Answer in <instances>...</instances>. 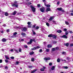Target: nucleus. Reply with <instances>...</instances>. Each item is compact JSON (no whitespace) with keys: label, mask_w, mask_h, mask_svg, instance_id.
<instances>
[{"label":"nucleus","mask_w":73,"mask_h":73,"mask_svg":"<svg viewBox=\"0 0 73 73\" xmlns=\"http://www.w3.org/2000/svg\"><path fill=\"white\" fill-rule=\"evenodd\" d=\"M62 9V7L58 8H57V10H58V11H61Z\"/></svg>","instance_id":"13"},{"label":"nucleus","mask_w":73,"mask_h":73,"mask_svg":"<svg viewBox=\"0 0 73 73\" xmlns=\"http://www.w3.org/2000/svg\"><path fill=\"white\" fill-rule=\"evenodd\" d=\"M46 25H47V26H48V27H49L50 25H49V23H46Z\"/></svg>","instance_id":"33"},{"label":"nucleus","mask_w":73,"mask_h":73,"mask_svg":"<svg viewBox=\"0 0 73 73\" xmlns=\"http://www.w3.org/2000/svg\"><path fill=\"white\" fill-rule=\"evenodd\" d=\"M37 70L36 69H35L34 70H33V71H31V73H35V72H36V71H37Z\"/></svg>","instance_id":"14"},{"label":"nucleus","mask_w":73,"mask_h":73,"mask_svg":"<svg viewBox=\"0 0 73 73\" xmlns=\"http://www.w3.org/2000/svg\"><path fill=\"white\" fill-rule=\"evenodd\" d=\"M5 57L6 59L7 60H9V57L7 56H5Z\"/></svg>","instance_id":"38"},{"label":"nucleus","mask_w":73,"mask_h":73,"mask_svg":"<svg viewBox=\"0 0 73 73\" xmlns=\"http://www.w3.org/2000/svg\"><path fill=\"white\" fill-rule=\"evenodd\" d=\"M2 42H5L7 41V39L5 38H3L2 39Z\"/></svg>","instance_id":"10"},{"label":"nucleus","mask_w":73,"mask_h":73,"mask_svg":"<svg viewBox=\"0 0 73 73\" xmlns=\"http://www.w3.org/2000/svg\"><path fill=\"white\" fill-rule=\"evenodd\" d=\"M63 69H67L68 68V67L67 66H64L63 67Z\"/></svg>","instance_id":"22"},{"label":"nucleus","mask_w":73,"mask_h":73,"mask_svg":"<svg viewBox=\"0 0 73 73\" xmlns=\"http://www.w3.org/2000/svg\"><path fill=\"white\" fill-rule=\"evenodd\" d=\"M28 4L29 5H31V4H32V3L31 2H29Z\"/></svg>","instance_id":"63"},{"label":"nucleus","mask_w":73,"mask_h":73,"mask_svg":"<svg viewBox=\"0 0 73 73\" xmlns=\"http://www.w3.org/2000/svg\"><path fill=\"white\" fill-rule=\"evenodd\" d=\"M48 37H50V38L52 37L53 35L52 34L49 35L48 36Z\"/></svg>","instance_id":"17"},{"label":"nucleus","mask_w":73,"mask_h":73,"mask_svg":"<svg viewBox=\"0 0 73 73\" xmlns=\"http://www.w3.org/2000/svg\"><path fill=\"white\" fill-rule=\"evenodd\" d=\"M8 13L7 12H5V16H8Z\"/></svg>","instance_id":"19"},{"label":"nucleus","mask_w":73,"mask_h":73,"mask_svg":"<svg viewBox=\"0 0 73 73\" xmlns=\"http://www.w3.org/2000/svg\"><path fill=\"white\" fill-rule=\"evenodd\" d=\"M5 61L6 62V63H8V61L7 60H5Z\"/></svg>","instance_id":"58"},{"label":"nucleus","mask_w":73,"mask_h":73,"mask_svg":"<svg viewBox=\"0 0 73 73\" xmlns=\"http://www.w3.org/2000/svg\"><path fill=\"white\" fill-rule=\"evenodd\" d=\"M6 32L7 33H8L9 32V29H7L6 31Z\"/></svg>","instance_id":"52"},{"label":"nucleus","mask_w":73,"mask_h":73,"mask_svg":"<svg viewBox=\"0 0 73 73\" xmlns=\"http://www.w3.org/2000/svg\"><path fill=\"white\" fill-rule=\"evenodd\" d=\"M51 50L52 51H55V50H56V48H53L51 49Z\"/></svg>","instance_id":"25"},{"label":"nucleus","mask_w":73,"mask_h":73,"mask_svg":"<svg viewBox=\"0 0 73 73\" xmlns=\"http://www.w3.org/2000/svg\"><path fill=\"white\" fill-rule=\"evenodd\" d=\"M30 7L33 12H35V11H36V8L35 7H34L33 5H31Z\"/></svg>","instance_id":"2"},{"label":"nucleus","mask_w":73,"mask_h":73,"mask_svg":"<svg viewBox=\"0 0 73 73\" xmlns=\"http://www.w3.org/2000/svg\"><path fill=\"white\" fill-rule=\"evenodd\" d=\"M65 23L66 25H69V23L66 21H65Z\"/></svg>","instance_id":"27"},{"label":"nucleus","mask_w":73,"mask_h":73,"mask_svg":"<svg viewBox=\"0 0 73 73\" xmlns=\"http://www.w3.org/2000/svg\"><path fill=\"white\" fill-rule=\"evenodd\" d=\"M39 52H42V49H40L39 51Z\"/></svg>","instance_id":"60"},{"label":"nucleus","mask_w":73,"mask_h":73,"mask_svg":"<svg viewBox=\"0 0 73 73\" xmlns=\"http://www.w3.org/2000/svg\"><path fill=\"white\" fill-rule=\"evenodd\" d=\"M57 61L58 62H60V58H58L57 60Z\"/></svg>","instance_id":"26"},{"label":"nucleus","mask_w":73,"mask_h":73,"mask_svg":"<svg viewBox=\"0 0 73 73\" xmlns=\"http://www.w3.org/2000/svg\"><path fill=\"white\" fill-rule=\"evenodd\" d=\"M52 38H55V39H56V38H57V36L54 35H53Z\"/></svg>","instance_id":"20"},{"label":"nucleus","mask_w":73,"mask_h":73,"mask_svg":"<svg viewBox=\"0 0 73 73\" xmlns=\"http://www.w3.org/2000/svg\"><path fill=\"white\" fill-rule=\"evenodd\" d=\"M17 34V33L16 32H15L13 34V35H16Z\"/></svg>","instance_id":"49"},{"label":"nucleus","mask_w":73,"mask_h":73,"mask_svg":"<svg viewBox=\"0 0 73 73\" xmlns=\"http://www.w3.org/2000/svg\"><path fill=\"white\" fill-rule=\"evenodd\" d=\"M16 14V11H15L13 13V15H15Z\"/></svg>","instance_id":"24"},{"label":"nucleus","mask_w":73,"mask_h":73,"mask_svg":"<svg viewBox=\"0 0 73 73\" xmlns=\"http://www.w3.org/2000/svg\"><path fill=\"white\" fill-rule=\"evenodd\" d=\"M17 2L15 1L14 3L12 4V6L14 7H16V8H17L18 7V5H17Z\"/></svg>","instance_id":"1"},{"label":"nucleus","mask_w":73,"mask_h":73,"mask_svg":"<svg viewBox=\"0 0 73 73\" xmlns=\"http://www.w3.org/2000/svg\"><path fill=\"white\" fill-rule=\"evenodd\" d=\"M39 48H40V46H38L36 47H34V48H31V50H36L37 49H38Z\"/></svg>","instance_id":"3"},{"label":"nucleus","mask_w":73,"mask_h":73,"mask_svg":"<svg viewBox=\"0 0 73 73\" xmlns=\"http://www.w3.org/2000/svg\"><path fill=\"white\" fill-rule=\"evenodd\" d=\"M56 50H58V49H59V47H56Z\"/></svg>","instance_id":"50"},{"label":"nucleus","mask_w":73,"mask_h":73,"mask_svg":"<svg viewBox=\"0 0 73 73\" xmlns=\"http://www.w3.org/2000/svg\"><path fill=\"white\" fill-rule=\"evenodd\" d=\"M52 22L54 24H56V22L55 21L53 20L52 21Z\"/></svg>","instance_id":"48"},{"label":"nucleus","mask_w":73,"mask_h":73,"mask_svg":"<svg viewBox=\"0 0 73 73\" xmlns=\"http://www.w3.org/2000/svg\"><path fill=\"white\" fill-rule=\"evenodd\" d=\"M35 27H36V25H35L33 26L32 28V29H34V28H35Z\"/></svg>","instance_id":"31"},{"label":"nucleus","mask_w":73,"mask_h":73,"mask_svg":"<svg viewBox=\"0 0 73 73\" xmlns=\"http://www.w3.org/2000/svg\"><path fill=\"white\" fill-rule=\"evenodd\" d=\"M37 7H40V4H38Z\"/></svg>","instance_id":"57"},{"label":"nucleus","mask_w":73,"mask_h":73,"mask_svg":"<svg viewBox=\"0 0 73 73\" xmlns=\"http://www.w3.org/2000/svg\"><path fill=\"white\" fill-rule=\"evenodd\" d=\"M67 31V29H64L63 31H64V32H66Z\"/></svg>","instance_id":"53"},{"label":"nucleus","mask_w":73,"mask_h":73,"mask_svg":"<svg viewBox=\"0 0 73 73\" xmlns=\"http://www.w3.org/2000/svg\"><path fill=\"white\" fill-rule=\"evenodd\" d=\"M64 45L65 46H69V43H65L64 44Z\"/></svg>","instance_id":"12"},{"label":"nucleus","mask_w":73,"mask_h":73,"mask_svg":"<svg viewBox=\"0 0 73 73\" xmlns=\"http://www.w3.org/2000/svg\"><path fill=\"white\" fill-rule=\"evenodd\" d=\"M57 32L58 33H61L62 32V31L61 30H58L57 31Z\"/></svg>","instance_id":"23"},{"label":"nucleus","mask_w":73,"mask_h":73,"mask_svg":"<svg viewBox=\"0 0 73 73\" xmlns=\"http://www.w3.org/2000/svg\"><path fill=\"white\" fill-rule=\"evenodd\" d=\"M31 23L29 22H28L27 23V24H28V25H28V28H31V27H32V24H31Z\"/></svg>","instance_id":"6"},{"label":"nucleus","mask_w":73,"mask_h":73,"mask_svg":"<svg viewBox=\"0 0 73 73\" xmlns=\"http://www.w3.org/2000/svg\"><path fill=\"white\" fill-rule=\"evenodd\" d=\"M46 51L47 52H49V49H46Z\"/></svg>","instance_id":"35"},{"label":"nucleus","mask_w":73,"mask_h":73,"mask_svg":"<svg viewBox=\"0 0 73 73\" xmlns=\"http://www.w3.org/2000/svg\"><path fill=\"white\" fill-rule=\"evenodd\" d=\"M18 50H15V51L17 53H19V51H18Z\"/></svg>","instance_id":"55"},{"label":"nucleus","mask_w":73,"mask_h":73,"mask_svg":"<svg viewBox=\"0 0 73 73\" xmlns=\"http://www.w3.org/2000/svg\"><path fill=\"white\" fill-rule=\"evenodd\" d=\"M33 41L34 42H36V40H35V39H33Z\"/></svg>","instance_id":"54"},{"label":"nucleus","mask_w":73,"mask_h":73,"mask_svg":"<svg viewBox=\"0 0 73 73\" xmlns=\"http://www.w3.org/2000/svg\"><path fill=\"white\" fill-rule=\"evenodd\" d=\"M21 35H22V36H25V33H21Z\"/></svg>","instance_id":"29"},{"label":"nucleus","mask_w":73,"mask_h":73,"mask_svg":"<svg viewBox=\"0 0 73 73\" xmlns=\"http://www.w3.org/2000/svg\"><path fill=\"white\" fill-rule=\"evenodd\" d=\"M53 17H50V19H49V21H52V20H53Z\"/></svg>","instance_id":"18"},{"label":"nucleus","mask_w":73,"mask_h":73,"mask_svg":"<svg viewBox=\"0 0 73 73\" xmlns=\"http://www.w3.org/2000/svg\"><path fill=\"white\" fill-rule=\"evenodd\" d=\"M11 59H12V60H13L15 58L13 56H11L10 57Z\"/></svg>","instance_id":"45"},{"label":"nucleus","mask_w":73,"mask_h":73,"mask_svg":"<svg viewBox=\"0 0 73 73\" xmlns=\"http://www.w3.org/2000/svg\"><path fill=\"white\" fill-rule=\"evenodd\" d=\"M2 62H3V60H0V63H2Z\"/></svg>","instance_id":"59"},{"label":"nucleus","mask_w":73,"mask_h":73,"mask_svg":"<svg viewBox=\"0 0 73 73\" xmlns=\"http://www.w3.org/2000/svg\"><path fill=\"white\" fill-rule=\"evenodd\" d=\"M49 65L50 66H51V65H52V63H51V62H50V63H49Z\"/></svg>","instance_id":"46"},{"label":"nucleus","mask_w":73,"mask_h":73,"mask_svg":"<svg viewBox=\"0 0 73 73\" xmlns=\"http://www.w3.org/2000/svg\"><path fill=\"white\" fill-rule=\"evenodd\" d=\"M24 47L25 48H28V46H27V45H25Z\"/></svg>","instance_id":"42"},{"label":"nucleus","mask_w":73,"mask_h":73,"mask_svg":"<svg viewBox=\"0 0 73 73\" xmlns=\"http://www.w3.org/2000/svg\"><path fill=\"white\" fill-rule=\"evenodd\" d=\"M41 71H42V72H44V69L43 68H42L40 69Z\"/></svg>","instance_id":"39"},{"label":"nucleus","mask_w":73,"mask_h":73,"mask_svg":"<svg viewBox=\"0 0 73 73\" xmlns=\"http://www.w3.org/2000/svg\"><path fill=\"white\" fill-rule=\"evenodd\" d=\"M22 31L23 32H26L27 30V28L25 27H24L22 29Z\"/></svg>","instance_id":"4"},{"label":"nucleus","mask_w":73,"mask_h":73,"mask_svg":"<svg viewBox=\"0 0 73 73\" xmlns=\"http://www.w3.org/2000/svg\"><path fill=\"white\" fill-rule=\"evenodd\" d=\"M35 29H39V27L38 26H36Z\"/></svg>","instance_id":"37"},{"label":"nucleus","mask_w":73,"mask_h":73,"mask_svg":"<svg viewBox=\"0 0 73 73\" xmlns=\"http://www.w3.org/2000/svg\"><path fill=\"white\" fill-rule=\"evenodd\" d=\"M51 11V9L50 8H47L46 9V12H49V11Z\"/></svg>","instance_id":"9"},{"label":"nucleus","mask_w":73,"mask_h":73,"mask_svg":"<svg viewBox=\"0 0 73 73\" xmlns=\"http://www.w3.org/2000/svg\"><path fill=\"white\" fill-rule=\"evenodd\" d=\"M44 60H46V61H48V60H50V58L49 57L48 58H44Z\"/></svg>","instance_id":"8"},{"label":"nucleus","mask_w":73,"mask_h":73,"mask_svg":"<svg viewBox=\"0 0 73 73\" xmlns=\"http://www.w3.org/2000/svg\"><path fill=\"white\" fill-rule=\"evenodd\" d=\"M37 70L36 69H35L34 70H33V71H31V73H35V72H36V71H37Z\"/></svg>","instance_id":"15"},{"label":"nucleus","mask_w":73,"mask_h":73,"mask_svg":"<svg viewBox=\"0 0 73 73\" xmlns=\"http://www.w3.org/2000/svg\"><path fill=\"white\" fill-rule=\"evenodd\" d=\"M34 53H35V52H34L33 51H32V52H30L29 53V54L30 55H32L33 54H34Z\"/></svg>","instance_id":"16"},{"label":"nucleus","mask_w":73,"mask_h":73,"mask_svg":"<svg viewBox=\"0 0 73 73\" xmlns=\"http://www.w3.org/2000/svg\"><path fill=\"white\" fill-rule=\"evenodd\" d=\"M70 46H73V44H70Z\"/></svg>","instance_id":"62"},{"label":"nucleus","mask_w":73,"mask_h":73,"mask_svg":"<svg viewBox=\"0 0 73 73\" xmlns=\"http://www.w3.org/2000/svg\"><path fill=\"white\" fill-rule=\"evenodd\" d=\"M55 69V66H53L52 67V68H51V69L52 70H53Z\"/></svg>","instance_id":"21"},{"label":"nucleus","mask_w":73,"mask_h":73,"mask_svg":"<svg viewBox=\"0 0 73 73\" xmlns=\"http://www.w3.org/2000/svg\"><path fill=\"white\" fill-rule=\"evenodd\" d=\"M31 61L32 62H33L35 61V58H31Z\"/></svg>","instance_id":"32"},{"label":"nucleus","mask_w":73,"mask_h":73,"mask_svg":"<svg viewBox=\"0 0 73 73\" xmlns=\"http://www.w3.org/2000/svg\"><path fill=\"white\" fill-rule=\"evenodd\" d=\"M52 45L50 44H48L47 46V48H52Z\"/></svg>","instance_id":"11"},{"label":"nucleus","mask_w":73,"mask_h":73,"mask_svg":"<svg viewBox=\"0 0 73 73\" xmlns=\"http://www.w3.org/2000/svg\"><path fill=\"white\" fill-rule=\"evenodd\" d=\"M30 42L31 43H32V42H33V39H31L30 40Z\"/></svg>","instance_id":"43"},{"label":"nucleus","mask_w":73,"mask_h":73,"mask_svg":"<svg viewBox=\"0 0 73 73\" xmlns=\"http://www.w3.org/2000/svg\"><path fill=\"white\" fill-rule=\"evenodd\" d=\"M33 66H28V68H32Z\"/></svg>","instance_id":"40"},{"label":"nucleus","mask_w":73,"mask_h":73,"mask_svg":"<svg viewBox=\"0 0 73 73\" xmlns=\"http://www.w3.org/2000/svg\"><path fill=\"white\" fill-rule=\"evenodd\" d=\"M32 32H33V35H36V33H35V31H33V30H32Z\"/></svg>","instance_id":"36"},{"label":"nucleus","mask_w":73,"mask_h":73,"mask_svg":"<svg viewBox=\"0 0 73 73\" xmlns=\"http://www.w3.org/2000/svg\"><path fill=\"white\" fill-rule=\"evenodd\" d=\"M71 16H73V13H70Z\"/></svg>","instance_id":"64"},{"label":"nucleus","mask_w":73,"mask_h":73,"mask_svg":"<svg viewBox=\"0 0 73 73\" xmlns=\"http://www.w3.org/2000/svg\"><path fill=\"white\" fill-rule=\"evenodd\" d=\"M32 44L30 42H28L27 43V44L28 45H29L30 44Z\"/></svg>","instance_id":"47"},{"label":"nucleus","mask_w":73,"mask_h":73,"mask_svg":"<svg viewBox=\"0 0 73 73\" xmlns=\"http://www.w3.org/2000/svg\"><path fill=\"white\" fill-rule=\"evenodd\" d=\"M46 7L47 8H50V5H47Z\"/></svg>","instance_id":"28"},{"label":"nucleus","mask_w":73,"mask_h":73,"mask_svg":"<svg viewBox=\"0 0 73 73\" xmlns=\"http://www.w3.org/2000/svg\"><path fill=\"white\" fill-rule=\"evenodd\" d=\"M69 32H70V33H71V34L73 33V32L72 31H69Z\"/></svg>","instance_id":"51"},{"label":"nucleus","mask_w":73,"mask_h":73,"mask_svg":"<svg viewBox=\"0 0 73 73\" xmlns=\"http://www.w3.org/2000/svg\"><path fill=\"white\" fill-rule=\"evenodd\" d=\"M62 38H68V36H67L66 35H64L61 36Z\"/></svg>","instance_id":"7"},{"label":"nucleus","mask_w":73,"mask_h":73,"mask_svg":"<svg viewBox=\"0 0 73 73\" xmlns=\"http://www.w3.org/2000/svg\"><path fill=\"white\" fill-rule=\"evenodd\" d=\"M52 43L53 44H56V43H57V41H52Z\"/></svg>","instance_id":"30"},{"label":"nucleus","mask_w":73,"mask_h":73,"mask_svg":"<svg viewBox=\"0 0 73 73\" xmlns=\"http://www.w3.org/2000/svg\"><path fill=\"white\" fill-rule=\"evenodd\" d=\"M44 9L45 8L44 7L40 9V11L41 12H42V13H43L45 12Z\"/></svg>","instance_id":"5"},{"label":"nucleus","mask_w":73,"mask_h":73,"mask_svg":"<svg viewBox=\"0 0 73 73\" xmlns=\"http://www.w3.org/2000/svg\"><path fill=\"white\" fill-rule=\"evenodd\" d=\"M69 33V32L68 31H66L65 34L66 35H68Z\"/></svg>","instance_id":"34"},{"label":"nucleus","mask_w":73,"mask_h":73,"mask_svg":"<svg viewBox=\"0 0 73 73\" xmlns=\"http://www.w3.org/2000/svg\"><path fill=\"white\" fill-rule=\"evenodd\" d=\"M5 69H6V70H8V66H5Z\"/></svg>","instance_id":"41"},{"label":"nucleus","mask_w":73,"mask_h":73,"mask_svg":"<svg viewBox=\"0 0 73 73\" xmlns=\"http://www.w3.org/2000/svg\"><path fill=\"white\" fill-rule=\"evenodd\" d=\"M61 11H62V12L63 13L65 12V10H64V9H62Z\"/></svg>","instance_id":"44"},{"label":"nucleus","mask_w":73,"mask_h":73,"mask_svg":"<svg viewBox=\"0 0 73 73\" xmlns=\"http://www.w3.org/2000/svg\"><path fill=\"white\" fill-rule=\"evenodd\" d=\"M21 49L19 48V52H21Z\"/></svg>","instance_id":"61"},{"label":"nucleus","mask_w":73,"mask_h":73,"mask_svg":"<svg viewBox=\"0 0 73 73\" xmlns=\"http://www.w3.org/2000/svg\"><path fill=\"white\" fill-rule=\"evenodd\" d=\"M16 65H18V64H19V62L18 61H17L16 62Z\"/></svg>","instance_id":"56"}]
</instances>
